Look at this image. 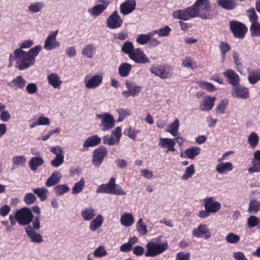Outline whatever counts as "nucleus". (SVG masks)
Segmentation results:
<instances>
[{
  "label": "nucleus",
  "instance_id": "1",
  "mask_svg": "<svg viewBox=\"0 0 260 260\" xmlns=\"http://www.w3.org/2000/svg\"><path fill=\"white\" fill-rule=\"evenodd\" d=\"M209 2L196 1L193 5L185 9L179 10L173 13L175 19L188 20L195 17L202 19H211L217 15Z\"/></svg>",
  "mask_w": 260,
  "mask_h": 260
},
{
  "label": "nucleus",
  "instance_id": "2",
  "mask_svg": "<svg viewBox=\"0 0 260 260\" xmlns=\"http://www.w3.org/2000/svg\"><path fill=\"white\" fill-rule=\"evenodd\" d=\"M42 49L40 45L31 48L28 51L15 50L10 54L9 61L14 62L15 66L19 71L26 70L32 67L36 62V58Z\"/></svg>",
  "mask_w": 260,
  "mask_h": 260
},
{
  "label": "nucleus",
  "instance_id": "3",
  "mask_svg": "<svg viewBox=\"0 0 260 260\" xmlns=\"http://www.w3.org/2000/svg\"><path fill=\"white\" fill-rule=\"evenodd\" d=\"M97 193H106L115 195H125V192L115 183V179L111 178L107 184L100 185L96 190Z\"/></svg>",
  "mask_w": 260,
  "mask_h": 260
},
{
  "label": "nucleus",
  "instance_id": "4",
  "mask_svg": "<svg viewBox=\"0 0 260 260\" xmlns=\"http://www.w3.org/2000/svg\"><path fill=\"white\" fill-rule=\"evenodd\" d=\"M145 256L147 257H154L162 252L168 248L167 243H156L152 241L148 242L146 245Z\"/></svg>",
  "mask_w": 260,
  "mask_h": 260
},
{
  "label": "nucleus",
  "instance_id": "5",
  "mask_svg": "<svg viewBox=\"0 0 260 260\" xmlns=\"http://www.w3.org/2000/svg\"><path fill=\"white\" fill-rule=\"evenodd\" d=\"M34 217L31 210L28 207L23 208L15 213V219L20 225H28Z\"/></svg>",
  "mask_w": 260,
  "mask_h": 260
},
{
  "label": "nucleus",
  "instance_id": "6",
  "mask_svg": "<svg viewBox=\"0 0 260 260\" xmlns=\"http://www.w3.org/2000/svg\"><path fill=\"white\" fill-rule=\"evenodd\" d=\"M110 3L109 0H97L96 4L89 9L88 12L93 17L99 16L107 9Z\"/></svg>",
  "mask_w": 260,
  "mask_h": 260
},
{
  "label": "nucleus",
  "instance_id": "7",
  "mask_svg": "<svg viewBox=\"0 0 260 260\" xmlns=\"http://www.w3.org/2000/svg\"><path fill=\"white\" fill-rule=\"evenodd\" d=\"M96 118L101 120V123L99 126L103 131H109L115 125L113 116L109 113H104L102 114H97Z\"/></svg>",
  "mask_w": 260,
  "mask_h": 260
},
{
  "label": "nucleus",
  "instance_id": "8",
  "mask_svg": "<svg viewBox=\"0 0 260 260\" xmlns=\"http://www.w3.org/2000/svg\"><path fill=\"white\" fill-rule=\"evenodd\" d=\"M231 29L234 36L239 39H242L247 30L245 25L239 21L233 20L230 23Z\"/></svg>",
  "mask_w": 260,
  "mask_h": 260
},
{
  "label": "nucleus",
  "instance_id": "9",
  "mask_svg": "<svg viewBox=\"0 0 260 260\" xmlns=\"http://www.w3.org/2000/svg\"><path fill=\"white\" fill-rule=\"evenodd\" d=\"M103 76L95 74L92 76H86L84 80L85 87L87 89H93L98 87L103 82Z\"/></svg>",
  "mask_w": 260,
  "mask_h": 260
},
{
  "label": "nucleus",
  "instance_id": "10",
  "mask_svg": "<svg viewBox=\"0 0 260 260\" xmlns=\"http://www.w3.org/2000/svg\"><path fill=\"white\" fill-rule=\"evenodd\" d=\"M121 128L120 127H117L111 133L110 137L105 136L103 137V143L110 146L118 145L121 138Z\"/></svg>",
  "mask_w": 260,
  "mask_h": 260
},
{
  "label": "nucleus",
  "instance_id": "11",
  "mask_svg": "<svg viewBox=\"0 0 260 260\" xmlns=\"http://www.w3.org/2000/svg\"><path fill=\"white\" fill-rule=\"evenodd\" d=\"M58 34V30L51 31L47 37L44 42V48L47 50H52L56 48L59 47L60 43L57 41L56 36Z\"/></svg>",
  "mask_w": 260,
  "mask_h": 260
},
{
  "label": "nucleus",
  "instance_id": "12",
  "mask_svg": "<svg viewBox=\"0 0 260 260\" xmlns=\"http://www.w3.org/2000/svg\"><path fill=\"white\" fill-rule=\"evenodd\" d=\"M129 58L136 63L138 64H146L150 62L149 57L140 48H136Z\"/></svg>",
  "mask_w": 260,
  "mask_h": 260
},
{
  "label": "nucleus",
  "instance_id": "13",
  "mask_svg": "<svg viewBox=\"0 0 260 260\" xmlns=\"http://www.w3.org/2000/svg\"><path fill=\"white\" fill-rule=\"evenodd\" d=\"M192 235L197 238H203L205 240H208L211 237V234L207 225L200 224L198 226L192 231Z\"/></svg>",
  "mask_w": 260,
  "mask_h": 260
},
{
  "label": "nucleus",
  "instance_id": "14",
  "mask_svg": "<svg viewBox=\"0 0 260 260\" xmlns=\"http://www.w3.org/2000/svg\"><path fill=\"white\" fill-rule=\"evenodd\" d=\"M203 203L205 209L208 210L211 213H217L221 207V204L211 197L205 198Z\"/></svg>",
  "mask_w": 260,
  "mask_h": 260
},
{
  "label": "nucleus",
  "instance_id": "15",
  "mask_svg": "<svg viewBox=\"0 0 260 260\" xmlns=\"http://www.w3.org/2000/svg\"><path fill=\"white\" fill-rule=\"evenodd\" d=\"M123 23V20L119 15L117 11H114L107 20V26L111 29H116L120 27Z\"/></svg>",
  "mask_w": 260,
  "mask_h": 260
},
{
  "label": "nucleus",
  "instance_id": "16",
  "mask_svg": "<svg viewBox=\"0 0 260 260\" xmlns=\"http://www.w3.org/2000/svg\"><path fill=\"white\" fill-rule=\"evenodd\" d=\"M107 149L101 146L94 150L93 154L92 164L96 167H99L102 163L104 158L107 155Z\"/></svg>",
  "mask_w": 260,
  "mask_h": 260
},
{
  "label": "nucleus",
  "instance_id": "17",
  "mask_svg": "<svg viewBox=\"0 0 260 260\" xmlns=\"http://www.w3.org/2000/svg\"><path fill=\"white\" fill-rule=\"evenodd\" d=\"M150 70L152 74L162 79L169 78L172 76V73L164 66L152 67Z\"/></svg>",
  "mask_w": 260,
  "mask_h": 260
},
{
  "label": "nucleus",
  "instance_id": "18",
  "mask_svg": "<svg viewBox=\"0 0 260 260\" xmlns=\"http://www.w3.org/2000/svg\"><path fill=\"white\" fill-rule=\"evenodd\" d=\"M175 145V142L173 139L162 137L159 138L158 146L164 149H166L165 152L166 153L170 151H175L176 150Z\"/></svg>",
  "mask_w": 260,
  "mask_h": 260
},
{
  "label": "nucleus",
  "instance_id": "19",
  "mask_svg": "<svg viewBox=\"0 0 260 260\" xmlns=\"http://www.w3.org/2000/svg\"><path fill=\"white\" fill-rule=\"evenodd\" d=\"M135 0H126L120 6V12L123 15H127L132 13L136 9Z\"/></svg>",
  "mask_w": 260,
  "mask_h": 260
},
{
  "label": "nucleus",
  "instance_id": "20",
  "mask_svg": "<svg viewBox=\"0 0 260 260\" xmlns=\"http://www.w3.org/2000/svg\"><path fill=\"white\" fill-rule=\"evenodd\" d=\"M216 98L215 96H210L206 95L201 102L200 104V109L202 111H209L213 108Z\"/></svg>",
  "mask_w": 260,
  "mask_h": 260
},
{
  "label": "nucleus",
  "instance_id": "21",
  "mask_svg": "<svg viewBox=\"0 0 260 260\" xmlns=\"http://www.w3.org/2000/svg\"><path fill=\"white\" fill-rule=\"evenodd\" d=\"M25 231L27 236L32 242L35 243H40L43 241V239L42 236L40 234L37 233L36 231L33 230L30 228V226H27L25 228Z\"/></svg>",
  "mask_w": 260,
  "mask_h": 260
},
{
  "label": "nucleus",
  "instance_id": "22",
  "mask_svg": "<svg viewBox=\"0 0 260 260\" xmlns=\"http://www.w3.org/2000/svg\"><path fill=\"white\" fill-rule=\"evenodd\" d=\"M48 83L54 89H60L62 81L60 77L55 73H52L47 77Z\"/></svg>",
  "mask_w": 260,
  "mask_h": 260
},
{
  "label": "nucleus",
  "instance_id": "23",
  "mask_svg": "<svg viewBox=\"0 0 260 260\" xmlns=\"http://www.w3.org/2000/svg\"><path fill=\"white\" fill-rule=\"evenodd\" d=\"M223 76L228 79L229 83L232 86H236L240 82L238 75L233 70H228L223 73Z\"/></svg>",
  "mask_w": 260,
  "mask_h": 260
},
{
  "label": "nucleus",
  "instance_id": "24",
  "mask_svg": "<svg viewBox=\"0 0 260 260\" xmlns=\"http://www.w3.org/2000/svg\"><path fill=\"white\" fill-rule=\"evenodd\" d=\"M232 94L234 97L241 99H246L249 97L248 89L242 86H239L234 88Z\"/></svg>",
  "mask_w": 260,
  "mask_h": 260
},
{
  "label": "nucleus",
  "instance_id": "25",
  "mask_svg": "<svg viewBox=\"0 0 260 260\" xmlns=\"http://www.w3.org/2000/svg\"><path fill=\"white\" fill-rule=\"evenodd\" d=\"M26 81L21 76H17L7 84L8 86L14 89H22L26 85Z\"/></svg>",
  "mask_w": 260,
  "mask_h": 260
},
{
  "label": "nucleus",
  "instance_id": "26",
  "mask_svg": "<svg viewBox=\"0 0 260 260\" xmlns=\"http://www.w3.org/2000/svg\"><path fill=\"white\" fill-rule=\"evenodd\" d=\"M248 80L249 82L252 84H255L258 81H260V69H248Z\"/></svg>",
  "mask_w": 260,
  "mask_h": 260
},
{
  "label": "nucleus",
  "instance_id": "27",
  "mask_svg": "<svg viewBox=\"0 0 260 260\" xmlns=\"http://www.w3.org/2000/svg\"><path fill=\"white\" fill-rule=\"evenodd\" d=\"M134 222V217L131 213L124 212L120 216V222L123 226L126 227L131 226Z\"/></svg>",
  "mask_w": 260,
  "mask_h": 260
},
{
  "label": "nucleus",
  "instance_id": "28",
  "mask_svg": "<svg viewBox=\"0 0 260 260\" xmlns=\"http://www.w3.org/2000/svg\"><path fill=\"white\" fill-rule=\"evenodd\" d=\"M101 139L97 135H93L87 138L83 144L84 148L95 147L101 143Z\"/></svg>",
  "mask_w": 260,
  "mask_h": 260
},
{
  "label": "nucleus",
  "instance_id": "29",
  "mask_svg": "<svg viewBox=\"0 0 260 260\" xmlns=\"http://www.w3.org/2000/svg\"><path fill=\"white\" fill-rule=\"evenodd\" d=\"M96 51V47L93 44H88L85 45L82 50V54L87 58L91 59L93 57Z\"/></svg>",
  "mask_w": 260,
  "mask_h": 260
},
{
  "label": "nucleus",
  "instance_id": "30",
  "mask_svg": "<svg viewBox=\"0 0 260 260\" xmlns=\"http://www.w3.org/2000/svg\"><path fill=\"white\" fill-rule=\"evenodd\" d=\"M61 178V173L57 171H54L46 181L45 183L46 186L51 187L56 185L60 182Z\"/></svg>",
  "mask_w": 260,
  "mask_h": 260
},
{
  "label": "nucleus",
  "instance_id": "31",
  "mask_svg": "<svg viewBox=\"0 0 260 260\" xmlns=\"http://www.w3.org/2000/svg\"><path fill=\"white\" fill-rule=\"evenodd\" d=\"M44 162L43 158L41 156H35L31 157L28 161V166L32 171H36Z\"/></svg>",
  "mask_w": 260,
  "mask_h": 260
},
{
  "label": "nucleus",
  "instance_id": "32",
  "mask_svg": "<svg viewBox=\"0 0 260 260\" xmlns=\"http://www.w3.org/2000/svg\"><path fill=\"white\" fill-rule=\"evenodd\" d=\"M234 167L230 162H220L217 165L216 171L220 174H224L233 170Z\"/></svg>",
  "mask_w": 260,
  "mask_h": 260
},
{
  "label": "nucleus",
  "instance_id": "33",
  "mask_svg": "<svg viewBox=\"0 0 260 260\" xmlns=\"http://www.w3.org/2000/svg\"><path fill=\"white\" fill-rule=\"evenodd\" d=\"M125 86L127 89H128L131 93L133 94V97L138 95L142 89L141 86L137 85L132 81L128 80L126 81Z\"/></svg>",
  "mask_w": 260,
  "mask_h": 260
},
{
  "label": "nucleus",
  "instance_id": "34",
  "mask_svg": "<svg viewBox=\"0 0 260 260\" xmlns=\"http://www.w3.org/2000/svg\"><path fill=\"white\" fill-rule=\"evenodd\" d=\"M201 152V148L198 147H191L185 150L184 154L185 156H183V153L181 154V157H188L191 159H194Z\"/></svg>",
  "mask_w": 260,
  "mask_h": 260
},
{
  "label": "nucleus",
  "instance_id": "35",
  "mask_svg": "<svg viewBox=\"0 0 260 260\" xmlns=\"http://www.w3.org/2000/svg\"><path fill=\"white\" fill-rule=\"evenodd\" d=\"M217 3L221 8L226 10H233L237 6L235 0H217Z\"/></svg>",
  "mask_w": 260,
  "mask_h": 260
},
{
  "label": "nucleus",
  "instance_id": "36",
  "mask_svg": "<svg viewBox=\"0 0 260 260\" xmlns=\"http://www.w3.org/2000/svg\"><path fill=\"white\" fill-rule=\"evenodd\" d=\"M81 215L84 220L88 221L95 217V211L92 208L87 207L81 211Z\"/></svg>",
  "mask_w": 260,
  "mask_h": 260
},
{
  "label": "nucleus",
  "instance_id": "37",
  "mask_svg": "<svg viewBox=\"0 0 260 260\" xmlns=\"http://www.w3.org/2000/svg\"><path fill=\"white\" fill-rule=\"evenodd\" d=\"M104 220V218L102 215H98L96 218L91 221L89 225V229L92 232L95 231L98 229L101 226Z\"/></svg>",
  "mask_w": 260,
  "mask_h": 260
},
{
  "label": "nucleus",
  "instance_id": "38",
  "mask_svg": "<svg viewBox=\"0 0 260 260\" xmlns=\"http://www.w3.org/2000/svg\"><path fill=\"white\" fill-rule=\"evenodd\" d=\"M171 28L169 26H165L158 29L152 30L153 35H157L159 37H168L170 36Z\"/></svg>",
  "mask_w": 260,
  "mask_h": 260
},
{
  "label": "nucleus",
  "instance_id": "39",
  "mask_svg": "<svg viewBox=\"0 0 260 260\" xmlns=\"http://www.w3.org/2000/svg\"><path fill=\"white\" fill-rule=\"evenodd\" d=\"M132 70V66L128 63H122L118 68V72L120 76L127 77Z\"/></svg>",
  "mask_w": 260,
  "mask_h": 260
},
{
  "label": "nucleus",
  "instance_id": "40",
  "mask_svg": "<svg viewBox=\"0 0 260 260\" xmlns=\"http://www.w3.org/2000/svg\"><path fill=\"white\" fill-rule=\"evenodd\" d=\"M44 7L42 2L32 3L28 6V10L30 13H38L42 11Z\"/></svg>",
  "mask_w": 260,
  "mask_h": 260
},
{
  "label": "nucleus",
  "instance_id": "41",
  "mask_svg": "<svg viewBox=\"0 0 260 260\" xmlns=\"http://www.w3.org/2000/svg\"><path fill=\"white\" fill-rule=\"evenodd\" d=\"M179 125V121L176 119L173 123L168 125L166 132L170 133L173 136L176 137L178 135Z\"/></svg>",
  "mask_w": 260,
  "mask_h": 260
},
{
  "label": "nucleus",
  "instance_id": "42",
  "mask_svg": "<svg viewBox=\"0 0 260 260\" xmlns=\"http://www.w3.org/2000/svg\"><path fill=\"white\" fill-rule=\"evenodd\" d=\"M26 162V158L23 155H17L14 156L12 159L13 168L17 167H24Z\"/></svg>",
  "mask_w": 260,
  "mask_h": 260
},
{
  "label": "nucleus",
  "instance_id": "43",
  "mask_svg": "<svg viewBox=\"0 0 260 260\" xmlns=\"http://www.w3.org/2000/svg\"><path fill=\"white\" fill-rule=\"evenodd\" d=\"M153 35L152 31L147 34H140L137 37L136 42L141 45H144L149 42Z\"/></svg>",
  "mask_w": 260,
  "mask_h": 260
},
{
  "label": "nucleus",
  "instance_id": "44",
  "mask_svg": "<svg viewBox=\"0 0 260 260\" xmlns=\"http://www.w3.org/2000/svg\"><path fill=\"white\" fill-rule=\"evenodd\" d=\"M33 192L42 201L46 200L49 194V191L45 188H37L33 189Z\"/></svg>",
  "mask_w": 260,
  "mask_h": 260
},
{
  "label": "nucleus",
  "instance_id": "45",
  "mask_svg": "<svg viewBox=\"0 0 260 260\" xmlns=\"http://www.w3.org/2000/svg\"><path fill=\"white\" fill-rule=\"evenodd\" d=\"M260 210V201L256 200H252L250 201L249 207L248 212L251 214H256Z\"/></svg>",
  "mask_w": 260,
  "mask_h": 260
},
{
  "label": "nucleus",
  "instance_id": "46",
  "mask_svg": "<svg viewBox=\"0 0 260 260\" xmlns=\"http://www.w3.org/2000/svg\"><path fill=\"white\" fill-rule=\"evenodd\" d=\"M135 50L133 44L130 41H126L121 46L122 52L128 55V57L131 55Z\"/></svg>",
  "mask_w": 260,
  "mask_h": 260
},
{
  "label": "nucleus",
  "instance_id": "47",
  "mask_svg": "<svg viewBox=\"0 0 260 260\" xmlns=\"http://www.w3.org/2000/svg\"><path fill=\"white\" fill-rule=\"evenodd\" d=\"M247 141L252 148H255L258 145L259 137L255 132H252L248 137Z\"/></svg>",
  "mask_w": 260,
  "mask_h": 260
},
{
  "label": "nucleus",
  "instance_id": "48",
  "mask_svg": "<svg viewBox=\"0 0 260 260\" xmlns=\"http://www.w3.org/2000/svg\"><path fill=\"white\" fill-rule=\"evenodd\" d=\"M197 84L200 88L206 90L209 92H214L216 89L213 84L206 81H199Z\"/></svg>",
  "mask_w": 260,
  "mask_h": 260
},
{
  "label": "nucleus",
  "instance_id": "49",
  "mask_svg": "<svg viewBox=\"0 0 260 260\" xmlns=\"http://www.w3.org/2000/svg\"><path fill=\"white\" fill-rule=\"evenodd\" d=\"M195 173V168L193 165H190L187 167L185 172L181 177V179L183 180H187L191 178Z\"/></svg>",
  "mask_w": 260,
  "mask_h": 260
},
{
  "label": "nucleus",
  "instance_id": "50",
  "mask_svg": "<svg viewBox=\"0 0 260 260\" xmlns=\"http://www.w3.org/2000/svg\"><path fill=\"white\" fill-rule=\"evenodd\" d=\"M84 186V180L82 178L75 184L72 189V193L73 194H77L80 193L83 190Z\"/></svg>",
  "mask_w": 260,
  "mask_h": 260
},
{
  "label": "nucleus",
  "instance_id": "51",
  "mask_svg": "<svg viewBox=\"0 0 260 260\" xmlns=\"http://www.w3.org/2000/svg\"><path fill=\"white\" fill-rule=\"evenodd\" d=\"M136 229L141 235H145L148 232L147 225L144 223L142 218H140L138 220L136 223Z\"/></svg>",
  "mask_w": 260,
  "mask_h": 260
},
{
  "label": "nucleus",
  "instance_id": "52",
  "mask_svg": "<svg viewBox=\"0 0 260 260\" xmlns=\"http://www.w3.org/2000/svg\"><path fill=\"white\" fill-rule=\"evenodd\" d=\"M240 237L233 233H230L225 238V241L230 244H236L240 241Z\"/></svg>",
  "mask_w": 260,
  "mask_h": 260
},
{
  "label": "nucleus",
  "instance_id": "53",
  "mask_svg": "<svg viewBox=\"0 0 260 260\" xmlns=\"http://www.w3.org/2000/svg\"><path fill=\"white\" fill-rule=\"evenodd\" d=\"M229 103V100L226 99L222 100L217 106L216 112L217 113L222 114L224 113Z\"/></svg>",
  "mask_w": 260,
  "mask_h": 260
},
{
  "label": "nucleus",
  "instance_id": "54",
  "mask_svg": "<svg viewBox=\"0 0 260 260\" xmlns=\"http://www.w3.org/2000/svg\"><path fill=\"white\" fill-rule=\"evenodd\" d=\"M251 35L252 37H259L260 36V23L256 22L251 24L250 27Z\"/></svg>",
  "mask_w": 260,
  "mask_h": 260
},
{
  "label": "nucleus",
  "instance_id": "55",
  "mask_svg": "<svg viewBox=\"0 0 260 260\" xmlns=\"http://www.w3.org/2000/svg\"><path fill=\"white\" fill-rule=\"evenodd\" d=\"M64 162V155H57L51 160L50 164L55 168L60 166Z\"/></svg>",
  "mask_w": 260,
  "mask_h": 260
},
{
  "label": "nucleus",
  "instance_id": "56",
  "mask_svg": "<svg viewBox=\"0 0 260 260\" xmlns=\"http://www.w3.org/2000/svg\"><path fill=\"white\" fill-rule=\"evenodd\" d=\"M55 193L58 196H62L69 191V187L66 184H60L54 187Z\"/></svg>",
  "mask_w": 260,
  "mask_h": 260
},
{
  "label": "nucleus",
  "instance_id": "57",
  "mask_svg": "<svg viewBox=\"0 0 260 260\" xmlns=\"http://www.w3.org/2000/svg\"><path fill=\"white\" fill-rule=\"evenodd\" d=\"M246 14L251 24L257 22L258 16L254 8H251L247 10Z\"/></svg>",
  "mask_w": 260,
  "mask_h": 260
},
{
  "label": "nucleus",
  "instance_id": "58",
  "mask_svg": "<svg viewBox=\"0 0 260 260\" xmlns=\"http://www.w3.org/2000/svg\"><path fill=\"white\" fill-rule=\"evenodd\" d=\"M37 200L35 195L32 193H27L25 194L23 201L26 205H29L34 203Z\"/></svg>",
  "mask_w": 260,
  "mask_h": 260
},
{
  "label": "nucleus",
  "instance_id": "59",
  "mask_svg": "<svg viewBox=\"0 0 260 260\" xmlns=\"http://www.w3.org/2000/svg\"><path fill=\"white\" fill-rule=\"evenodd\" d=\"M119 117L118 118V121H122L127 116L132 114L131 111L127 109H119L117 110Z\"/></svg>",
  "mask_w": 260,
  "mask_h": 260
},
{
  "label": "nucleus",
  "instance_id": "60",
  "mask_svg": "<svg viewBox=\"0 0 260 260\" xmlns=\"http://www.w3.org/2000/svg\"><path fill=\"white\" fill-rule=\"evenodd\" d=\"M248 172L249 174L260 172V161L252 160V167L248 168Z\"/></svg>",
  "mask_w": 260,
  "mask_h": 260
},
{
  "label": "nucleus",
  "instance_id": "61",
  "mask_svg": "<svg viewBox=\"0 0 260 260\" xmlns=\"http://www.w3.org/2000/svg\"><path fill=\"white\" fill-rule=\"evenodd\" d=\"M107 252L104 246H100L94 250L93 255L96 257H102L107 255Z\"/></svg>",
  "mask_w": 260,
  "mask_h": 260
},
{
  "label": "nucleus",
  "instance_id": "62",
  "mask_svg": "<svg viewBox=\"0 0 260 260\" xmlns=\"http://www.w3.org/2000/svg\"><path fill=\"white\" fill-rule=\"evenodd\" d=\"M139 133V130H137L132 127H130L127 130H126L125 134L131 139L135 140L137 134Z\"/></svg>",
  "mask_w": 260,
  "mask_h": 260
},
{
  "label": "nucleus",
  "instance_id": "63",
  "mask_svg": "<svg viewBox=\"0 0 260 260\" xmlns=\"http://www.w3.org/2000/svg\"><path fill=\"white\" fill-rule=\"evenodd\" d=\"M38 88L36 83H29L26 86V91L31 94H35L38 91Z\"/></svg>",
  "mask_w": 260,
  "mask_h": 260
},
{
  "label": "nucleus",
  "instance_id": "64",
  "mask_svg": "<svg viewBox=\"0 0 260 260\" xmlns=\"http://www.w3.org/2000/svg\"><path fill=\"white\" fill-rule=\"evenodd\" d=\"M258 223V219L255 216H250L247 219V224L250 228L256 226Z\"/></svg>",
  "mask_w": 260,
  "mask_h": 260
}]
</instances>
